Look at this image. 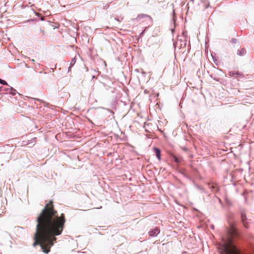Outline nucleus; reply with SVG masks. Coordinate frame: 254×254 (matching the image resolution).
<instances>
[{
  "label": "nucleus",
  "instance_id": "10",
  "mask_svg": "<svg viewBox=\"0 0 254 254\" xmlns=\"http://www.w3.org/2000/svg\"><path fill=\"white\" fill-rule=\"evenodd\" d=\"M209 188L213 191H216L218 190L217 186L214 185H209Z\"/></svg>",
  "mask_w": 254,
  "mask_h": 254
},
{
  "label": "nucleus",
  "instance_id": "13",
  "mask_svg": "<svg viewBox=\"0 0 254 254\" xmlns=\"http://www.w3.org/2000/svg\"><path fill=\"white\" fill-rule=\"evenodd\" d=\"M9 89H10L11 90H12V91H14V92H11V93H11V94H12L13 95H15V94H16V93H15V92L16 91V90H15L14 89H13L12 87H10Z\"/></svg>",
  "mask_w": 254,
  "mask_h": 254
},
{
  "label": "nucleus",
  "instance_id": "9",
  "mask_svg": "<svg viewBox=\"0 0 254 254\" xmlns=\"http://www.w3.org/2000/svg\"><path fill=\"white\" fill-rule=\"evenodd\" d=\"M75 63H76L75 58L72 59L71 60V62H70V66H69V67L68 68V71L70 70L71 67L73 66L74 65Z\"/></svg>",
  "mask_w": 254,
  "mask_h": 254
},
{
  "label": "nucleus",
  "instance_id": "20",
  "mask_svg": "<svg viewBox=\"0 0 254 254\" xmlns=\"http://www.w3.org/2000/svg\"><path fill=\"white\" fill-rule=\"evenodd\" d=\"M41 20L43 21L44 20V18H43V17H41Z\"/></svg>",
  "mask_w": 254,
  "mask_h": 254
},
{
  "label": "nucleus",
  "instance_id": "18",
  "mask_svg": "<svg viewBox=\"0 0 254 254\" xmlns=\"http://www.w3.org/2000/svg\"><path fill=\"white\" fill-rule=\"evenodd\" d=\"M175 17H174L173 18V21L174 22V24H175V22H176V19L175 18Z\"/></svg>",
  "mask_w": 254,
  "mask_h": 254
},
{
  "label": "nucleus",
  "instance_id": "1",
  "mask_svg": "<svg viewBox=\"0 0 254 254\" xmlns=\"http://www.w3.org/2000/svg\"><path fill=\"white\" fill-rule=\"evenodd\" d=\"M65 222L64 215L58 216L51 201L37 218L33 246L40 245L43 251L48 254L57 240L56 236L61 235Z\"/></svg>",
  "mask_w": 254,
  "mask_h": 254
},
{
  "label": "nucleus",
  "instance_id": "8",
  "mask_svg": "<svg viewBox=\"0 0 254 254\" xmlns=\"http://www.w3.org/2000/svg\"><path fill=\"white\" fill-rule=\"evenodd\" d=\"M245 52H246L245 49L243 48V49L238 50L237 54L238 55H239L240 56H242L244 55Z\"/></svg>",
  "mask_w": 254,
  "mask_h": 254
},
{
  "label": "nucleus",
  "instance_id": "19",
  "mask_svg": "<svg viewBox=\"0 0 254 254\" xmlns=\"http://www.w3.org/2000/svg\"><path fill=\"white\" fill-rule=\"evenodd\" d=\"M30 61L33 63L35 62V60L33 59L30 60Z\"/></svg>",
  "mask_w": 254,
  "mask_h": 254
},
{
  "label": "nucleus",
  "instance_id": "6",
  "mask_svg": "<svg viewBox=\"0 0 254 254\" xmlns=\"http://www.w3.org/2000/svg\"><path fill=\"white\" fill-rule=\"evenodd\" d=\"M155 153L156 154V157L159 160H161V151L159 149L155 147L154 148Z\"/></svg>",
  "mask_w": 254,
  "mask_h": 254
},
{
  "label": "nucleus",
  "instance_id": "15",
  "mask_svg": "<svg viewBox=\"0 0 254 254\" xmlns=\"http://www.w3.org/2000/svg\"><path fill=\"white\" fill-rule=\"evenodd\" d=\"M35 21V19H30L27 21H26V22H34Z\"/></svg>",
  "mask_w": 254,
  "mask_h": 254
},
{
  "label": "nucleus",
  "instance_id": "4",
  "mask_svg": "<svg viewBox=\"0 0 254 254\" xmlns=\"http://www.w3.org/2000/svg\"><path fill=\"white\" fill-rule=\"evenodd\" d=\"M160 233V230L156 227L154 229L149 232V236L153 237L156 236Z\"/></svg>",
  "mask_w": 254,
  "mask_h": 254
},
{
  "label": "nucleus",
  "instance_id": "11",
  "mask_svg": "<svg viewBox=\"0 0 254 254\" xmlns=\"http://www.w3.org/2000/svg\"><path fill=\"white\" fill-rule=\"evenodd\" d=\"M173 159L175 162L178 163L181 162L182 161V158H179L177 157L176 156H173Z\"/></svg>",
  "mask_w": 254,
  "mask_h": 254
},
{
  "label": "nucleus",
  "instance_id": "12",
  "mask_svg": "<svg viewBox=\"0 0 254 254\" xmlns=\"http://www.w3.org/2000/svg\"><path fill=\"white\" fill-rule=\"evenodd\" d=\"M0 83L2 84L3 85H8L7 83L5 80H2L0 78Z\"/></svg>",
  "mask_w": 254,
  "mask_h": 254
},
{
  "label": "nucleus",
  "instance_id": "21",
  "mask_svg": "<svg viewBox=\"0 0 254 254\" xmlns=\"http://www.w3.org/2000/svg\"><path fill=\"white\" fill-rule=\"evenodd\" d=\"M144 31L142 32L140 34V35H143V33Z\"/></svg>",
  "mask_w": 254,
  "mask_h": 254
},
{
  "label": "nucleus",
  "instance_id": "3",
  "mask_svg": "<svg viewBox=\"0 0 254 254\" xmlns=\"http://www.w3.org/2000/svg\"><path fill=\"white\" fill-rule=\"evenodd\" d=\"M188 5L192 8L202 7L206 8L208 6L209 3L205 0H188Z\"/></svg>",
  "mask_w": 254,
  "mask_h": 254
},
{
  "label": "nucleus",
  "instance_id": "5",
  "mask_svg": "<svg viewBox=\"0 0 254 254\" xmlns=\"http://www.w3.org/2000/svg\"><path fill=\"white\" fill-rule=\"evenodd\" d=\"M241 218H242V221L243 223V225L245 227H248L247 226V217H246V214L244 212H242L241 213Z\"/></svg>",
  "mask_w": 254,
  "mask_h": 254
},
{
  "label": "nucleus",
  "instance_id": "2",
  "mask_svg": "<svg viewBox=\"0 0 254 254\" xmlns=\"http://www.w3.org/2000/svg\"><path fill=\"white\" fill-rule=\"evenodd\" d=\"M238 235L236 229L231 226V230L227 236L222 238L220 245V251L221 254H240L239 250L233 244V238Z\"/></svg>",
  "mask_w": 254,
  "mask_h": 254
},
{
  "label": "nucleus",
  "instance_id": "16",
  "mask_svg": "<svg viewBox=\"0 0 254 254\" xmlns=\"http://www.w3.org/2000/svg\"><path fill=\"white\" fill-rule=\"evenodd\" d=\"M123 17H121V20H120L119 18H116V17H115V20H117V21H119V22H120V21H121V20H123Z\"/></svg>",
  "mask_w": 254,
  "mask_h": 254
},
{
  "label": "nucleus",
  "instance_id": "17",
  "mask_svg": "<svg viewBox=\"0 0 254 254\" xmlns=\"http://www.w3.org/2000/svg\"><path fill=\"white\" fill-rule=\"evenodd\" d=\"M196 188H197L198 190H202V188H201L200 186H197V185H196Z\"/></svg>",
  "mask_w": 254,
  "mask_h": 254
},
{
  "label": "nucleus",
  "instance_id": "14",
  "mask_svg": "<svg viewBox=\"0 0 254 254\" xmlns=\"http://www.w3.org/2000/svg\"><path fill=\"white\" fill-rule=\"evenodd\" d=\"M237 40H236V39H234V38H233V39L231 40V42H232V43H233V44L237 43Z\"/></svg>",
  "mask_w": 254,
  "mask_h": 254
},
{
  "label": "nucleus",
  "instance_id": "7",
  "mask_svg": "<svg viewBox=\"0 0 254 254\" xmlns=\"http://www.w3.org/2000/svg\"><path fill=\"white\" fill-rule=\"evenodd\" d=\"M228 74L231 76H235V75H237V76H241L242 75L240 73L235 71H230L229 72Z\"/></svg>",
  "mask_w": 254,
  "mask_h": 254
}]
</instances>
